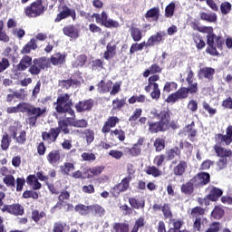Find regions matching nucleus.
Wrapping results in <instances>:
<instances>
[{
  "instance_id": "nucleus-58",
  "label": "nucleus",
  "mask_w": 232,
  "mask_h": 232,
  "mask_svg": "<svg viewBox=\"0 0 232 232\" xmlns=\"http://www.w3.org/2000/svg\"><path fill=\"white\" fill-rule=\"evenodd\" d=\"M110 157H112V159H116L117 160H120V159H122V151L118 150H111L109 151Z\"/></svg>"
},
{
  "instance_id": "nucleus-32",
  "label": "nucleus",
  "mask_w": 232,
  "mask_h": 232,
  "mask_svg": "<svg viewBox=\"0 0 232 232\" xmlns=\"http://www.w3.org/2000/svg\"><path fill=\"white\" fill-rule=\"evenodd\" d=\"M60 168H61V171H62V173H63V175H69V176H71L72 171H73V169H75V166L73 165V163H69V162L64 163Z\"/></svg>"
},
{
  "instance_id": "nucleus-55",
  "label": "nucleus",
  "mask_w": 232,
  "mask_h": 232,
  "mask_svg": "<svg viewBox=\"0 0 232 232\" xmlns=\"http://www.w3.org/2000/svg\"><path fill=\"white\" fill-rule=\"evenodd\" d=\"M188 110L189 111H192V113H195L198 110V103L197 102V100H190L188 103Z\"/></svg>"
},
{
  "instance_id": "nucleus-21",
  "label": "nucleus",
  "mask_w": 232,
  "mask_h": 232,
  "mask_svg": "<svg viewBox=\"0 0 232 232\" xmlns=\"http://www.w3.org/2000/svg\"><path fill=\"white\" fill-rule=\"evenodd\" d=\"M70 15L72 16L75 15V11L68 7H64L63 10L60 12V14L57 15L55 21L59 23V21H63V19H66V17H70Z\"/></svg>"
},
{
  "instance_id": "nucleus-5",
  "label": "nucleus",
  "mask_w": 232,
  "mask_h": 232,
  "mask_svg": "<svg viewBox=\"0 0 232 232\" xmlns=\"http://www.w3.org/2000/svg\"><path fill=\"white\" fill-rule=\"evenodd\" d=\"M49 65L50 61H48V59L45 57L34 59L33 61V65H31L29 68V72L32 75H39V73H41V70L48 68Z\"/></svg>"
},
{
  "instance_id": "nucleus-18",
  "label": "nucleus",
  "mask_w": 232,
  "mask_h": 232,
  "mask_svg": "<svg viewBox=\"0 0 232 232\" xmlns=\"http://www.w3.org/2000/svg\"><path fill=\"white\" fill-rule=\"evenodd\" d=\"M30 66H32V57H30L28 55H24L21 59L17 68L21 72H24V70H26V68H30Z\"/></svg>"
},
{
  "instance_id": "nucleus-19",
  "label": "nucleus",
  "mask_w": 232,
  "mask_h": 232,
  "mask_svg": "<svg viewBox=\"0 0 232 232\" xmlns=\"http://www.w3.org/2000/svg\"><path fill=\"white\" fill-rule=\"evenodd\" d=\"M63 34L67 35V37H71V39H77V37H79V31H77L73 25L65 26L63 28Z\"/></svg>"
},
{
  "instance_id": "nucleus-30",
  "label": "nucleus",
  "mask_w": 232,
  "mask_h": 232,
  "mask_svg": "<svg viewBox=\"0 0 232 232\" xmlns=\"http://www.w3.org/2000/svg\"><path fill=\"white\" fill-rule=\"evenodd\" d=\"M169 232H180V227H182V222L177 219H169Z\"/></svg>"
},
{
  "instance_id": "nucleus-38",
  "label": "nucleus",
  "mask_w": 232,
  "mask_h": 232,
  "mask_svg": "<svg viewBox=\"0 0 232 232\" xmlns=\"http://www.w3.org/2000/svg\"><path fill=\"white\" fill-rule=\"evenodd\" d=\"M3 182L5 184V186H7V188H15V178H14L12 174L4 177Z\"/></svg>"
},
{
  "instance_id": "nucleus-7",
  "label": "nucleus",
  "mask_w": 232,
  "mask_h": 232,
  "mask_svg": "<svg viewBox=\"0 0 232 232\" xmlns=\"http://www.w3.org/2000/svg\"><path fill=\"white\" fill-rule=\"evenodd\" d=\"M208 195L203 199V204L205 206H209V200H211L212 202H217V200H218L220 198V197H222V189L214 187V186H210L208 188Z\"/></svg>"
},
{
  "instance_id": "nucleus-49",
  "label": "nucleus",
  "mask_w": 232,
  "mask_h": 232,
  "mask_svg": "<svg viewBox=\"0 0 232 232\" xmlns=\"http://www.w3.org/2000/svg\"><path fill=\"white\" fill-rule=\"evenodd\" d=\"M32 105L26 103V102H23V103H19L17 105L18 107V113H26V111L28 113H30V108Z\"/></svg>"
},
{
  "instance_id": "nucleus-59",
  "label": "nucleus",
  "mask_w": 232,
  "mask_h": 232,
  "mask_svg": "<svg viewBox=\"0 0 232 232\" xmlns=\"http://www.w3.org/2000/svg\"><path fill=\"white\" fill-rule=\"evenodd\" d=\"M154 146L156 148V151H162L165 148L164 140L162 139H156L154 141Z\"/></svg>"
},
{
  "instance_id": "nucleus-54",
  "label": "nucleus",
  "mask_w": 232,
  "mask_h": 232,
  "mask_svg": "<svg viewBox=\"0 0 232 232\" xmlns=\"http://www.w3.org/2000/svg\"><path fill=\"white\" fill-rule=\"evenodd\" d=\"M91 211H94L98 217L104 216V208L99 205L91 206Z\"/></svg>"
},
{
  "instance_id": "nucleus-53",
  "label": "nucleus",
  "mask_w": 232,
  "mask_h": 232,
  "mask_svg": "<svg viewBox=\"0 0 232 232\" xmlns=\"http://www.w3.org/2000/svg\"><path fill=\"white\" fill-rule=\"evenodd\" d=\"M66 223L55 222L53 227V232H64Z\"/></svg>"
},
{
  "instance_id": "nucleus-22",
  "label": "nucleus",
  "mask_w": 232,
  "mask_h": 232,
  "mask_svg": "<svg viewBox=\"0 0 232 232\" xmlns=\"http://www.w3.org/2000/svg\"><path fill=\"white\" fill-rule=\"evenodd\" d=\"M112 82L111 81H101V82L98 84V92L100 93H108V92H110V90H111V86H112Z\"/></svg>"
},
{
  "instance_id": "nucleus-12",
  "label": "nucleus",
  "mask_w": 232,
  "mask_h": 232,
  "mask_svg": "<svg viewBox=\"0 0 232 232\" xmlns=\"http://www.w3.org/2000/svg\"><path fill=\"white\" fill-rule=\"evenodd\" d=\"M1 211L3 213H10V215H23L24 209L21 205H5Z\"/></svg>"
},
{
  "instance_id": "nucleus-13",
  "label": "nucleus",
  "mask_w": 232,
  "mask_h": 232,
  "mask_svg": "<svg viewBox=\"0 0 232 232\" xmlns=\"http://www.w3.org/2000/svg\"><path fill=\"white\" fill-rule=\"evenodd\" d=\"M216 142L217 144L215 145V151L218 157H220L221 159H227L229 157H232L231 150H227L218 146V144H222V146H227L226 143H218L217 140Z\"/></svg>"
},
{
  "instance_id": "nucleus-16",
  "label": "nucleus",
  "mask_w": 232,
  "mask_h": 232,
  "mask_svg": "<svg viewBox=\"0 0 232 232\" xmlns=\"http://www.w3.org/2000/svg\"><path fill=\"white\" fill-rule=\"evenodd\" d=\"M159 79H160V77L157 74L149 78V84L145 86V92H147V93H150L151 90L154 91L159 86V84L157 83V81H159Z\"/></svg>"
},
{
  "instance_id": "nucleus-10",
  "label": "nucleus",
  "mask_w": 232,
  "mask_h": 232,
  "mask_svg": "<svg viewBox=\"0 0 232 232\" xmlns=\"http://www.w3.org/2000/svg\"><path fill=\"white\" fill-rule=\"evenodd\" d=\"M218 144H226L229 146L232 142V126H228L226 130V135L217 134L215 137Z\"/></svg>"
},
{
  "instance_id": "nucleus-50",
  "label": "nucleus",
  "mask_w": 232,
  "mask_h": 232,
  "mask_svg": "<svg viewBox=\"0 0 232 232\" xmlns=\"http://www.w3.org/2000/svg\"><path fill=\"white\" fill-rule=\"evenodd\" d=\"M144 224H145L144 218L140 217L135 221V224L131 232H139V229H140V227H143Z\"/></svg>"
},
{
  "instance_id": "nucleus-11",
  "label": "nucleus",
  "mask_w": 232,
  "mask_h": 232,
  "mask_svg": "<svg viewBox=\"0 0 232 232\" xmlns=\"http://www.w3.org/2000/svg\"><path fill=\"white\" fill-rule=\"evenodd\" d=\"M209 173L201 172L195 176L192 179H194L195 186L200 188V186H206V184L209 183Z\"/></svg>"
},
{
  "instance_id": "nucleus-46",
  "label": "nucleus",
  "mask_w": 232,
  "mask_h": 232,
  "mask_svg": "<svg viewBox=\"0 0 232 232\" xmlns=\"http://www.w3.org/2000/svg\"><path fill=\"white\" fill-rule=\"evenodd\" d=\"M144 46H146V42H143L140 44H132L130 49V53H135V52H140V50L144 49Z\"/></svg>"
},
{
  "instance_id": "nucleus-37",
  "label": "nucleus",
  "mask_w": 232,
  "mask_h": 232,
  "mask_svg": "<svg viewBox=\"0 0 232 232\" xmlns=\"http://www.w3.org/2000/svg\"><path fill=\"white\" fill-rule=\"evenodd\" d=\"M145 173H147V175H151L154 178L157 177H160V175H162V171H160L157 167L152 166V167H148L145 169Z\"/></svg>"
},
{
  "instance_id": "nucleus-42",
  "label": "nucleus",
  "mask_w": 232,
  "mask_h": 232,
  "mask_svg": "<svg viewBox=\"0 0 232 232\" xmlns=\"http://www.w3.org/2000/svg\"><path fill=\"white\" fill-rule=\"evenodd\" d=\"M113 229L116 232H130V227L127 224L116 223L113 226Z\"/></svg>"
},
{
  "instance_id": "nucleus-62",
  "label": "nucleus",
  "mask_w": 232,
  "mask_h": 232,
  "mask_svg": "<svg viewBox=\"0 0 232 232\" xmlns=\"http://www.w3.org/2000/svg\"><path fill=\"white\" fill-rule=\"evenodd\" d=\"M178 94L179 99H187L188 97V88H181L178 92H176Z\"/></svg>"
},
{
  "instance_id": "nucleus-15",
  "label": "nucleus",
  "mask_w": 232,
  "mask_h": 232,
  "mask_svg": "<svg viewBox=\"0 0 232 232\" xmlns=\"http://www.w3.org/2000/svg\"><path fill=\"white\" fill-rule=\"evenodd\" d=\"M213 75H215V69L211 67H203L198 72L199 79L205 78L208 81H213Z\"/></svg>"
},
{
  "instance_id": "nucleus-51",
  "label": "nucleus",
  "mask_w": 232,
  "mask_h": 232,
  "mask_svg": "<svg viewBox=\"0 0 232 232\" xmlns=\"http://www.w3.org/2000/svg\"><path fill=\"white\" fill-rule=\"evenodd\" d=\"M86 61H87L86 55L81 54L80 56H78L76 61L72 63V66H74L75 68H77L78 66H82L83 64L86 63Z\"/></svg>"
},
{
  "instance_id": "nucleus-61",
  "label": "nucleus",
  "mask_w": 232,
  "mask_h": 232,
  "mask_svg": "<svg viewBox=\"0 0 232 232\" xmlns=\"http://www.w3.org/2000/svg\"><path fill=\"white\" fill-rule=\"evenodd\" d=\"M124 103H125L124 100L116 99L112 101V110H121V108L124 106Z\"/></svg>"
},
{
  "instance_id": "nucleus-33",
  "label": "nucleus",
  "mask_w": 232,
  "mask_h": 232,
  "mask_svg": "<svg viewBox=\"0 0 232 232\" xmlns=\"http://www.w3.org/2000/svg\"><path fill=\"white\" fill-rule=\"evenodd\" d=\"M51 63L52 64H53L54 66H57L59 64H63V63H64V55L61 54V53H55L51 57Z\"/></svg>"
},
{
  "instance_id": "nucleus-40",
  "label": "nucleus",
  "mask_w": 232,
  "mask_h": 232,
  "mask_svg": "<svg viewBox=\"0 0 232 232\" xmlns=\"http://www.w3.org/2000/svg\"><path fill=\"white\" fill-rule=\"evenodd\" d=\"M1 148L4 151H6L8 148H10V137H8V133H4L1 140Z\"/></svg>"
},
{
  "instance_id": "nucleus-34",
  "label": "nucleus",
  "mask_w": 232,
  "mask_h": 232,
  "mask_svg": "<svg viewBox=\"0 0 232 232\" xmlns=\"http://www.w3.org/2000/svg\"><path fill=\"white\" fill-rule=\"evenodd\" d=\"M74 209L80 215H88V213H90L92 209V206L80 204V205H77Z\"/></svg>"
},
{
  "instance_id": "nucleus-35",
  "label": "nucleus",
  "mask_w": 232,
  "mask_h": 232,
  "mask_svg": "<svg viewBox=\"0 0 232 232\" xmlns=\"http://www.w3.org/2000/svg\"><path fill=\"white\" fill-rule=\"evenodd\" d=\"M200 19L208 21V23H215L217 21V14L215 13H200Z\"/></svg>"
},
{
  "instance_id": "nucleus-47",
  "label": "nucleus",
  "mask_w": 232,
  "mask_h": 232,
  "mask_svg": "<svg viewBox=\"0 0 232 232\" xmlns=\"http://www.w3.org/2000/svg\"><path fill=\"white\" fill-rule=\"evenodd\" d=\"M111 135L113 137H117V139H119V140H124V139H126V135L124 133V130H121V129H116L115 130L111 131Z\"/></svg>"
},
{
  "instance_id": "nucleus-45",
  "label": "nucleus",
  "mask_w": 232,
  "mask_h": 232,
  "mask_svg": "<svg viewBox=\"0 0 232 232\" xmlns=\"http://www.w3.org/2000/svg\"><path fill=\"white\" fill-rule=\"evenodd\" d=\"M14 137H16V141L18 144H24L26 142V131L24 130H21L18 136L17 133L14 132Z\"/></svg>"
},
{
  "instance_id": "nucleus-20",
  "label": "nucleus",
  "mask_w": 232,
  "mask_h": 232,
  "mask_svg": "<svg viewBox=\"0 0 232 232\" xmlns=\"http://www.w3.org/2000/svg\"><path fill=\"white\" fill-rule=\"evenodd\" d=\"M47 160L49 164H52V166H55L59 160H61V154L59 153V150H53L51 151L47 156Z\"/></svg>"
},
{
  "instance_id": "nucleus-25",
  "label": "nucleus",
  "mask_w": 232,
  "mask_h": 232,
  "mask_svg": "<svg viewBox=\"0 0 232 232\" xmlns=\"http://www.w3.org/2000/svg\"><path fill=\"white\" fill-rule=\"evenodd\" d=\"M44 113H46V109L44 108H39V107H34L31 105L30 109H29V115H34L33 117H43V115H44Z\"/></svg>"
},
{
  "instance_id": "nucleus-6",
  "label": "nucleus",
  "mask_w": 232,
  "mask_h": 232,
  "mask_svg": "<svg viewBox=\"0 0 232 232\" xmlns=\"http://www.w3.org/2000/svg\"><path fill=\"white\" fill-rule=\"evenodd\" d=\"M44 13V6L43 5V0H36L31 6L25 9V14L28 17H38Z\"/></svg>"
},
{
  "instance_id": "nucleus-43",
  "label": "nucleus",
  "mask_w": 232,
  "mask_h": 232,
  "mask_svg": "<svg viewBox=\"0 0 232 232\" xmlns=\"http://www.w3.org/2000/svg\"><path fill=\"white\" fill-rule=\"evenodd\" d=\"M161 211L165 218H169V220H171V218H173V214L171 213V208H169V205L164 204L161 207Z\"/></svg>"
},
{
  "instance_id": "nucleus-36",
  "label": "nucleus",
  "mask_w": 232,
  "mask_h": 232,
  "mask_svg": "<svg viewBox=\"0 0 232 232\" xmlns=\"http://www.w3.org/2000/svg\"><path fill=\"white\" fill-rule=\"evenodd\" d=\"M142 142H144V140H139L138 143H136L130 150V155H132L133 157H137L138 155H140V151L141 149L140 147L142 146Z\"/></svg>"
},
{
  "instance_id": "nucleus-41",
  "label": "nucleus",
  "mask_w": 232,
  "mask_h": 232,
  "mask_svg": "<svg viewBox=\"0 0 232 232\" xmlns=\"http://www.w3.org/2000/svg\"><path fill=\"white\" fill-rule=\"evenodd\" d=\"M177 83L175 82H167L164 85L163 92L169 93L177 90Z\"/></svg>"
},
{
  "instance_id": "nucleus-9",
  "label": "nucleus",
  "mask_w": 232,
  "mask_h": 232,
  "mask_svg": "<svg viewBox=\"0 0 232 232\" xmlns=\"http://www.w3.org/2000/svg\"><path fill=\"white\" fill-rule=\"evenodd\" d=\"M61 131H63V130H61V126L59 125V128L51 129L49 132H43V140H45L48 144H52V142L57 140V137H59Z\"/></svg>"
},
{
  "instance_id": "nucleus-24",
  "label": "nucleus",
  "mask_w": 232,
  "mask_h": 232,
  "mask_svg": "<svg viewBox=\"0 0 232 232\" xmlns=\"http://www.w3.org/2000/svg\"><path fill=\"white\" fill-rule=\"evenodd\" d=\"M197 188L195 186V181L194 179H190L188 183L184 184L181 187V191L182 193H185V195H191V193H193V189Z\"/></svg>"
},
{
  "instance_id": "nucleus-8",
  "label": "nucleus",
  "mask_w": 232,
  "mask_h": 232,
  "mask_svg": "<svg viewBox=\"0 0 232 232\" xmlns=\"http://www.w3.org/2000/svg\"><path fill=\"white\" fill-rule=\"evenodd\" d=\"M131 180V177L128 176L127 178L123 179L120 184L115 186L111 189V193L113 197H119L122 191H126L128 188H130V182Z\"/></svg>"
},
{
  "instance_id": "nucleus-28",
  "label": "nucleus",
  "mask_w": 232,
  "mask_h": 232,
  "mask_svg": "<svg viewBox=\"0 0 232 232\" xmlns=\"http://www.w3.org/2000/svg\"><path fill=\"white\" fill-rule=\"evenodd\" d=\"M92 102L85 101V102H80L75 105V108L77 111H86L87 110H92Z\"/></svg>"
},
{
  "instance_id": "nucleus-26",
  "label": "nucleus",
  "mask_w": 232,
  "mask_h": 232,
  "mask_svg": "<svg viewBox=\"0 0 232 232\" xmlns=\"http://www.w3.org/2000/svg\"><path fill=\"white\" fill-rule=\"evenodd\" d=\"M82 135L87 142V146H90V144L95 140V132L92 129H86Z\"/></svg>"
},
{
  "instance_id": "nucleus-29",
  "label": "nucleus",
  "mask_w": 232,
  "mask_h": 232,
  "mask_svg": "<svg viewBox=\"0 0 232 232\" xmlns=\"http://www.w3.org/2000/svg\"><path fill=\"white\" fill-rule=\"evenodd\" d=\"M27 184L32 186L33 189H41V183L37 180V177L30 175L27 177Z\"/></svg>"
},
{
  "instance_id": "nucleus-57",
  "label": "nucleus",
  "mask_w": 232,
  "mask_h": 232,
  "mask_svg": "<svg viewBox=\"0 0 232 232\" xmlns=\"http://www.w3.org/2000/svg\"><path fill=\"white\" fill-rule=\"evenodd\" d=\"M82 159L84 161L92 162V160H95L96 157H95V154L92 152H83L82 154Z\"/></svg>"
},
{
  "instance_id": "nucleus-1",
  "label": "nucleus",
  "mask_w": 232,
  "mask_h": 232,
  "mask_svg": "<svg viewBox=\"0 0 232 232\" xmlns=\"http://www.w3.org/2000/svg\"><path fill=\"white\" fill-rule=\"evenodd\" d=\"M55 108L58 113H63L62 116L63 120H60L58 122L60 129L63 133H70L68 124L70 126H74L75 128H86V126H88V121L86 120L75 121V119H73V117H75V111L72 110V100H70V95H60L57 99Z\"/></svg>"
},
{
  "instance_id": "nucleus-2",
  "label": "nucleus",
  "mask_w": 232,
  "mask_h": 232,
  "mask_svg": "<svg viewBox=\"0 0 232 232\" xmlns=\"http://www.w3.org/2000/svg\"><path fill=\"white\" fill-rule=\"evenodd\" d=\"M200 32L203 34H208L207 35V44L208 48L206 50L207 53L209 55H218V50H222V44H224V39L222 36H217L213 34V27H203Z\"/></svg>"
},
{
  "instance_id": "nucleus-52",
  "label": "nucleus",
  "mask_w": 232,
  "mask_h": 232,
  "mask_svg": "<svg viewBox=\"0 0 232 232\" xmlns=\"http://www.w3.org/2000/svg\"><path fill=\"white\" fill-rule=\"evenodd\" d=\"M173 14H175V3H170L165 9V15L166 17H173Z\"/></svg>"
},
{
  "instance_id": "nucleus-44",
  "label": "nucleus",
  "mask_w": 232,
  "mask_h": 232,
  "mask_svg": "<svg viewBox=\"0 0 232 232\" xmlns=\"http://www.w3.org/2000/svg\"><path fill=\"white\" fill-rule=\"evenodd\" d=\"M179 155H180V150L177 147L167 151L168 160H173V159H175V157H179Z\"/></svg>"
},
{
  "instance_id": "nucleus-23",
  "label": "nucleus",
  "mask_w": 232,
  "mask_h": 232,
  "mask_svg": "<svg viewBox=\"0 0 232 232\" xmlns=\"http://www.w3.org/2000/svg\"><path fill=\"white\" fill-rule=\"evenodd\" d=\"M37 49V43L35 42V39L33 38L30 40V42L25 44L23 49L21 50V53L23 54H26V53H30V52H32V50H36Z\"/></svg>"
},
{
  "instance_id": "nucleus-14",
  "label": "nucleus",
  "mask_w": 232,
  "mask_h": 232,
  "mask_svg": "<svg viewBox=\"0 0 232 232\" xmlns=\"http://www.w3.org/2000/svg\"><path fill=\"white\" fill-rule=\"evenodd\" d=\"M164 35H166V33L159 32L156 34L150 36L146 43V46H155V44H159V43H162V39H164Z\"/></svg>"
},
{
  "instance_id": "nucleus-17",
  "label": "nucleus",
  "mask_w": 232,
  "mask_h": 232,
  "mask_svg": "<svg viewBox=\"0 0 232 232\" xmlns=\"http://www.w3.org/2000/svg\"><path fill=\"white\" fill-rule=\"evenodd\" d=\"M187 169L188 163H186V161H180L176 167H174L173 173L176 177H182V175L186 173Z\"/></svg>"
},
{
  "instance_id": "nucleus-4",
  "label": "nucleus",
  "mask_w": 232,
  "mask_h": 232,
  "mask_svg": "<svg viewBox=\"0 0 232 232\" xmlns=\"http://www.w3.org/2000/svg\"><path fill=\"white\" fill-rule=\"evenodd\" d=\"M92 17L95 19V23L102 24V26H105L106 28H119V22L108 18L106 12H102L101 14H93Z\"/></svg>"
},
{
  "instance_id": "nucleus-3",
  "label": "nucleus",
  "mask_w": 232,
  "mask_h": 232,
  "mask_svg": "<svg viewBox=\"0 0 232 232\" xmlns=\"http://www.w3.org/2000/svg\"><path fill=\"white\" fill-rule=\"evenodd\" d=\"M157 119L160 120L158 122H149V131L150 133H159V131H166L169 126V113L162 111L156 115Z\"/></svg>"
},
{
  "instance_id": "nucleus-60",
  "label": "nucleus",
  "mask_w": 232,
  "mask_h": 232,
  "mask_svg": "<svg viewBox=\"0 0 232 232\" xmlns=\"http://www.w3.org/2000/svg\"><path fill=\"white\" fill-rule=\"evenodd\" d=\"M194 43H196L198 50H202V48L206 46V42H204V40H202V38H200L199 36L194 37Z\"/></svg>"
},
{
  "instance_id": "nucleus-27",
  "label": "nucleus",
  "mask_w": 232,
  "mask_h": 232,
  "mask_svg": "<svg viewBox=\"0 0 232 232\" xmlns=\"http://www.w3.org/2000/svg\"><path fill=\"white\" fill-rule=\"evenodd\" d=\"M115 50H117L116 45L108 44L107 51L103 54L104 59H106V61H110V59H113L114 55H116L117 53Z\"/></svg>"
},
{
  "instance_id": "nucleus-31",
  "label": "nucleus",
  "mask_w": 232,
  "mask_h": 232,
  "mask_svg": "<svg viewBox=\"0 0 232 232\" xmlns=\"http://www.w3.org/2000/svg\"><path fill=\"white\" fill-rule=\"evenodd\" d=\"M146 19L149 21H158L159 20V8H152L149 10L145 15Z\"/></svg>"
},
{
  "instance_id": "nucleus-63",
  "label": "nucleus",
  "mask_w": 232,
  "mask_h": 232,
  "mask_svg": "<svg viewBox=\"0 0 232 232\" xmlns=\"http://www.w3.org/2000/svg\"><path fill=\"white\" fill-rule=\"evenodd\" d=\"M221 12L224 14H229V12H231V4H229L228 2L221 4Z\"/></svg>"
},
{
  "instance_id": "nucleus-39",
  "label": "nucleus",
  "mask_w": 232,
  "mask_h": 232,
  "mask_svg": "<svg viewBox=\"0 0 232 232\" xmlns=\"http://www.w3.org/2000/svg\"><path fill=\"white\" fill-rule=\"evenodd\" d=\"M130 35L135 42H139L142 39V33L140 32V29L132 27L130 29Z\"/></svg>"
},
{
  "instance_id": "nucleus-64",
  "label": "nucleus",
  "mask_w": 232,
  "mask_h": 232,
  "mask_svg": "<svg viewBox=\"0 0 232 232\" xmlns=\"http://www.w3.org/2000/svg\"><path fill=\"white\" fill-rule=\"evenodd\" d=\"M220 231V223L214 222L210 225V227L206 232H219Z\"/></svg>"
},
{
  "instance_id": "nucleus-56",
  "label": "nucleus",
  "mask_w": 232,
  "mask_h": 232,
  "mask_svg": "<svg viewBox=\"0 0 232 232\" xmlns=\"http://www.w3.org/2000/svg\"><path fill=\"white\" fill-rule=\"evenodd\" d=\"M103 66H104V63L101 59H96L92 62V70H102Z\"/></svg>"
},
{
  "instance_id": "nucleus-48",
  "label": "nucleus",
  "mask_w": 232,
  "mask_h": 232,
  "mask_svg": "<svg viewBox=\"0 0 232 232\" xmlns=\"http://www.w3.org/2000/svg\"><path fill=\"white\" fill-rule=\"evenodd\" d=\"M211 216L217 220H219V218H222V217H224V210L219 207H216L212 211Z\"/></svg>"
}]
</instances>
